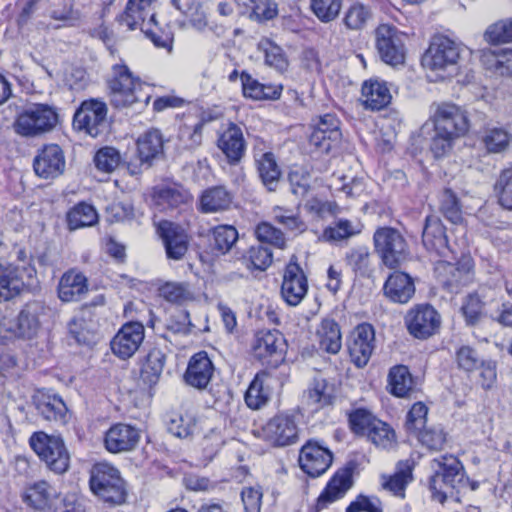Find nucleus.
Wrapping results in <instances>:
<instances>
[{
    "instance_id": "obj_30",
    "label": "nucleus",
    "mask_w": 512,
    "mask_h": 512,
    "mask_svg": "<svg viewBox=\"0 0 512 512\" xmlns=\"http://www.w3.org/2000/svg\"><path fill=\"white\" fill-rule=\"evenodd\" d=\"M88 292V279L77 269L66 271L58 284V297L63 302L79 301Z\"/></svg>"
},
{
    "instance_id": "obj_28",
    "label": "nucleus",
    "mask_w": 512,
    "mask_h": 512,
    "mask_svg": "<svg viewBox=\"0 0 512 512\" xmlns=\"http://www.w3.org/2000/svg\"><path fill=\"white\" fill-rule=\"evenodd\" d=\"M32 403L38 414L45 420L66 423L67 407L58 395L37 390L32 397Z\"/></svg>"
},
{
    "instance_id": "obj_47",
    "label": "nucleus",
    "mask_w": 512,
    "mask_h": 512,
    "mask_svg": "<svg viewBox=\"0 0 512 512\" xmlns=\"http://www.w3.org/2000/svg\"><path fill=\"white\" fill-rule=\"evenodd\" d=\"M267 373L259 372L251 381L244 399L247 406L253 410H258L265 406L270 398V391L265 387Z\"/></svg>"
},
{
    "instance_id": "obj_8",
    "label": "nucleus",
    "mask_w": 512,
    "mask_h": 512,
    "mask_svg": "<svg viewBox=\"0 0 512 512\" xmlns=\"http://www.w3.org/2000/svg\"><path fill=\"white\" fill-rule=\"evenodd\" d=\"M433 112L430 120L434 131L449 133L458 139L464 136L470 128L466 111L453 103H438L432 105Z\"/></svg>"
},
{
    "instance_id": "obj_45",
    "label": "nucleus",
    "mask_w": 512,
    "mask_h": 512,
    "mask_svg": "<svg viewBox=\"0 0 512 512\" xmlns=\"http://www.w3.org/2000/svg\"><path fill=\"white\" fill-rule=\"evenodd\" d=\"M347 266L361 277H370L373 273L371 252L367 246H357L345 255Z\"/></svg>"
},
{
    "instance_id": "obj_60",
    "label": "nucleus",
    "mask_w": 512,
    "mask_h": 512,
    "mask_svg": "<svg viewBox=\"0 0 512 512\" xmlns=\"http://www.w3.org/2000/svg\"><path fill=\"white\" fill-rule=\"evenodd\" d=\"M415 435L423 446L433 451L443 449L446 443V433L441 427H424Z\"/></svg>"
},
{
    "instance_id": "obj_21",
    "label": "nucleus",
    "mask_w": 512,
    "mask_h": 512,
    "mask_svg": "<svg viewBox=\"0 0 512 512\" xmlns=\"http://www.w3.org/2000/svg\"><path fill=\"white\" fill-rule=\"evenodd\" d=\"M157 233L165 247L169 259L181 260L188 250V235L178 224L171 221H160L156 227Z\"/></svg>"
},
{
    "instance_id": "obj_1",
    "label": "nucleus",
    "mask_w": 512,
    "mask_h": 512,
    "mask_svg": "<svg viewBox=\"0 0 512 512\" xmlns=\"http://www.w3.org/2000/svg\"><path fill=\"white\" fill-rule=\"evenodd\" d=\"M107 85L110 102L116 108L129 107L134 104L146 106L152 97V86L134 76L124 64L112 66Z\"/></svg>"
},
{
    "instance_id": "obj_16",
    "label": "nucleus",
    "mask_w": 512,
    "mask_h": 512,
    "mask_svg": "<svg viewBox=\"0 0 512 512\" xmlns=\"http://www.w3.org/2000/svg\"><path fill=\"white\" fill-rule=\"evenodd\" d=\"M375 348V331L371 324L357 325L348 339V351L357 367L365 366Z\"/></svg>"
},
{
    "instance_id": "obj_64",
    "label": "nucleus",
    "mask_w": 512,
    "mask_h": 512,
    "mask_svg": "<svg viewBox=\"0 0 512 512\" xmlns=\"http://www.w3.org/2000/svg\"><path fill=\"white\" fill-rule=\"evenodd\" d=\"M440 210L445 218L450 222L458 224L462 221V213L458 199L450 189H446L442 193Z\"/></svg>"
},
{
    "instance_id": "obj_27",
    "label": "nucleus",
    "mask_w": 512,
    "mask_h": 512,
    "mask_svg": "<svg viewBox=\"0 0 512 512\" xmlns=\"http://www.w3.org/2000/svg\"><path fill=\"white\" fill-rule=\"evenodd\" d=\"M217 146L226 156L230 164L240 162L246 149L242 129L237 124L230 122L228 126L219 133Z\"/></svg>"
},
{
    "instance_id": "obj_57",
    "label": "nucleus",
    "mask_w": 512,
    "mask_h": 512,
    "mask_svg": "<svg viewBox=\"0 0 512 512\" xmlns=\"http://www.w3.org/2000/svg\"><path fill=\"white\" fill-rule=\"evenodd\" d=\"M214 240V249L225 254L233 247L238 239V232L232 225H219L212 231Z\"/></svg>"
},
{
    "instance_id": "obj_63",
    "label": "nucleus",
    "mask_w": 512,
    "mask_h": 512,
    "mask_svg": "<svg viewBox=\"0 0 512 512\" xmlns=\"http://www.w3.org/2000/svg\"><path fill=\"white\" fill-rule=\"evenodd\" d=\"M121 156L118 150L113 147L99 149L94 157V163L98 170L111 173L120 164Z\"/></svg>"
},
{
    "instance_id": "obj_32",
    "label": "nucleus",
    "mask_w": 512,
    "mask_h": 512,
    "mask_svg": "<svg viewBox=\"0 0 512 512\" xmlns=\"http://www.w3.org/2000/svg\"><path fill=\"white\" fill-rule=\"evenodd\" d=\"M164 138L159 129L150 128L137 139V152L141 164L150 166L152 160L163 154Z\"/></svg>"
},
{
    "instance_id": "obj_33",
    "label": "nucleus",
    "mask_w": 512,
    "mask_h": 512,
    "mask_svg": "<svg viewBox=\"0 0 512 512\" xmlns=\"http://www.w3.org/2000/svg\"><path fill=\"white\" fill-rule=\"evenodd\" d=\"M254 161L263 185L269 191H275L281 176L275 155L272 152H255Z\"/></svg>"
},
{
    "instance_id": "obj_22",
    "label": "nucleus",
    "mask_w": 512,
    "mask_h": 512,
    "mask_svg": "<svg viewBox=\"0 0 512 512\" xmlns=\"http://www.w3.org/2000/svg\"><path fill=\"white\" fill-rule=\"evenodd\" d=\"M352 473L353 470L349 467H343L334 473L317 498L316 512L327 508L330 504L345 496L353 485Z\"/></svg>"
},
{
    "instance_id": "obj_59",
    "label": "nucleus",
    "mask_w": 512,
    "mask_h": 512,
    "mask_svg": "<svg viewBox=\"0 0 512 512\" xmlns=\"http://www.w3.org/2000/svg\"><path fill=\"white\" fill-rule=\"evenodd\" d=\"M484 39L494 45L512 42V18L489 25L484 33Z\"/></svg>"
},
{
    "instance_id": "obj_13",
    "label": "nucleus",
    "mask_w": 512,
    "mask_h": 512,
    "mask_svg": "<svg viewBox=\"0 0 512 512\" xmlns=\"http://www.w3.org/2000/svg\"><path fill=\"white\" fill-rule=\"evenodd\" d=\"M107 106L103 101L90 99L82 102L73 118V126L79 131L96 137L105 125Z\"/></svg>"
},
{
    "instance_id": "obj_6",
    "label": "nucleus",
    "mask_w": 512,
    "mask_h": 512,
    "mask_svg": "<svg viewBox=\"0 0 512 512\" xmlns=\"http://www.w3.org/2000/svg\"><path fill=\"white\" fill-rule=\"evenodd\" d=\"M58 121L59 116L54 107L36 103L18 114L14 128L21 136L35 137L53 130Z\"/></svg>"
},
{
    "instance_id": "obj_61",
    "label": "nucleus",
    "mask_w": 512,
    "mask_h": 512,
    "mask_svg": "<svg viewBox=\"0 0 512 512\" xmlns=\"http://www.w3.org/2000/svg\"><path fill=\"white\" fill-rule=\"evenodd\" d=\"M257 239L262 243H268L283 249L286 246L284 233L268 222H262L255 229Z\"/></svg>"
},
{
    "instance_id": "obj_19",
    "label": "nucleus",
    "mask_w": 512,
    "mask_h": 512,
    "mask_svg": "<svg viewBox=\"0 0 512 512\" xmlns=\"http://www.w3.org/2000/svg\"><path fill=\"white\" fill-rule=\"evenodd\" d=\"M141 438L140 430L130 424L116 423L105 433L104 447L113 454L133 451Z\"/></svg>"
},
{
    "instance_id": "obj_29",
    "label": "nucleus",
    "mask_w": 512,
    "mask_h": 512,
    "mask_svg": "<svg viewBox=\"0 0 512 512\" xmlns=\"http://www.w3.org/2000/svg\"><path fill=\"white\" fill-rule=\"evenodd\" d=\"M383 292L390 301L406 304L415 294V284L409 274L396 271L386 279Z\"/></svg>"
},
{
    "instance_id": "obj_62",
    "label": "nucleus",
    "mask_w": 512,
    "mask_h": 512,
    "mask_svg": "<svg viewBox=\"0 0 512 512\" xmlns=\"http://www.w3.org/2000/svg\"><path fill=\"white\" fill-rule=\"evenodd\" d=\"M379 421L371 412L359 408L349 414V425L351 430L360 435H367L372 424Z\"/></svg>"
},
{
    "instance_id": "obj_9",
    "label": "nucleus",
    "mask_w": 512,
    "mask_h": 512,
    "mask_svg": "<svg viewBox=\"0 0 512 512\" xmlns=\"http://www.w3.org/2000/svg\"><path fill=\"white\" fill-rule=\"evenodd\" d=\"M435 473L430 479V489L440 502L446 499V492L443 486L454 488L462 481L463 466L453 455H443L432 462Z\"/></svg>"
},
{
    "instance_id": "obj_50",
    "label": "nucleus",
    "mask_w": 512,
    "mask_h": 512,
    "mask_svg": "<svg viewBox=\"0 0 512 512\" xmlns=\"http://www.w3.org/2000/svg\"><path fill=\"white\" fill-rule=\"evenodd\" d=\"M391 393L397 397H406L412 391L413 379L406 366L393 367L389 372Z\"/></svg>"
},
{
    "instance_id": "obj_31",
    "label": "nucleus",
    "mask_w": 512,
    "mask_h": 512,
    "mask_svg": "<svg viewBox=\"0 0 512 512\" xmlns=\"http://www.w3.org/2000/svg\"><path fill=\"white\" fill-rule=\"evenodd\" d=\"M392 99L386 82L367 80L362 85L361 100L366 109L378 111L385 108Z\"/></svg>"
},
{
    "instance_id": "obj_39",
    "label": "nucleus",
    "mask_w": 512,
    "mask_h": 512,
    "mask_svg": "<svg viewBox=\"0 0 512 512\" xmlns=\"http://www.w3.org/2000/svg\"><path fill=\"white\" fill-rule=\"evenodd\" d=\"M56 490L46 481H38L29 486L24 495V501L36 510L44 511L51 507Z\"/></svg>"
},
{
    "instance_id": "obj_56",
    "label": "nucleus",
    "mask_w": 512,
    "mask_h": 512,
    "mask_svg": "<svg viewBox=\"0 0 512 512\" xmlns=\"http://www.w3.org/2000/svg\"><path fill=\"white\" fill-rule=\"evenodd\" d=\"M343 0H310V9L323 23L335 20L342 8Z\"/></svg>"
},
{
    "instance_id": "obj_46",
    "label": "nucleus",
    "mask_w": 512,
    "mask_h": 512,
    "mask_svg": "<svg viewBox=\"0 0 512 512\" xmlns=\"http://www.w3.org/2000/svg\"><path fill=\"white\" fill-rule=\"evenodd\" d=\"M190 200L191 195L186 190L177 187H162L153 193V203L159 210L176 208Z\"/></svg>"
},
{
    "instance_id": "obj_26",
    "label": "nucleus",
    "mask_w": 512,
    "mask_h": 512,
    "mask_svg": "<svg viewBox=\"0 0 512 512\" xmlns=\"http://www.w3.org/2000/svg\"><path fill=\"white\" fill-rule=\"evenodd\" d=\"M214 372V364L207 352L200 351L190 358L184 380L189 386L203 390L209 385Z\"/></svg>"
},
{
    "instance_id": "obj_3",
    "label": "nucleus",
    "mask_w": 512,
    "mask_h": 512,
    "mask_svg": "<svg viewBox=\"0 0 512 512\" xmlns=\"http://www.w3.org/2000/svg\"><path fill=\"white\" fill-rule=\"evenodd\" d=\"M89 485L93 494L104 502L120 505L126 500L125 482L119 470L109 463L100 462L93 465Z\"/></svg>"
},
{
    "instance_id": "obj_23",
    "label": "nucleus",
    "mask_w": 512,
    "mask_h": 512,
    "mask_svg": "<svg viewBox=\"0 0 512 512\" xmlns=\"http://www.w3.org/2000/svg\"><path fill=\"white\" fill-rule=\"evenodd\" d=\"M342 137L340 121L334 114H325L319 118L310 135L311 145L324 152H329Z\"/></svg>"
},
{
    "instance_id": "obj_43",
    "label": "nucleus",
    "mask_w": 512,
    "mask_h": 512,
    "mask_svg": "<svg viewBox=\"0 0 512 512\" xmlns=\"http://www.w3.org/2000/svg\"><path fill=\"white\" fill-rule=\"evenodd\" d=\"M481 61L488 69L499 75H512V49L485 50L481 55Z\"/></svg>"
},
{
    "instance_id": "obj_11",
    "label": "nucleus",
    "mask_w": 512,
    "mask_h": 512,
    "mask_svg": "<svg viewBox=\"0 0 512 512\" xmlns=\"http://www.w3.org/2000/svg\"><path fill=\"white\" fill-rule=\"evenodd\" d=\"M299 429L295 417L288 413H278L261 428L264 441L275 447L289 446L298 441Z\"/></svg>"
},
{
    "instance_id": "obj_52",
    "label": "nucleus",
    "mask_w": 512,
    "mask_h": 512,
    "mask_svg": "<svg viewBox=\"0 0 512 512\" xmlns=\"http://www.w3.org/2000/svg\"><path fill=\"white\" fill-rule=\"evenodd\" d=\"M166 426L168 432L175 437L188 438L194 433L196 421L191 415L172 412L167 415Z\"/></svg>"
},
{
    "instance_id": "obj_49",
    "label": "nucleus",
    "mask_w": 512,
    "mask_h": 512,
    "mask_svg": "<svg viewBox=\"0 0 512 512\" xmlns=\"http://www.w3.org/2000/svg\"><path fill=\"white\" fill-rule=\"evenodd\" d=\"M97 220L98 215L95 208L84 202L74 206L67 214V221L71 230L92 226Z\"/></svg>"
},
{
    "instance_id": "obj_54",
    "label": "nucleus",
    "mask_w": 512,
    "mask_h": 512,
    "mask_svg": "<svg viewBox=\"0 0 512 512\" xmlns=\"http://www.w3.org/2000/svg\"><path fill=\"white\" fill-rule=\"evenodd\" d=\"M371 17V9L357 2L352 4L344 13L343 23L347 29L359 31L366 27Z\"/></svg>"
},
{
    "instance_id": "obj_34",
    "label": "nucleus",
    "mask_w": 512,
    "mask_h": 512,
    "mask_svg": "<svg viewBox=\"0 0 512 512\" xmlns=\"http://www.w3.org/2000/svg\"><path fill=\"white\" fill-rule=\"evenodd\" d=\"M243 95L253 100H276L282 92L281 85L263 84L250 74L243 72L240 76Z\"/></svg>"
},
{
    "instance_id": "obj_15",
    "label": "nucleus",
    "mask_w": 512,
    "mask_h": 512,
    "mask_svg": "<svg viewBox=\"0 0 512 512\" xmlns=\"http://www.w3.org/2000/svg\"><path fill=\"white\" fill-rule=\"evenodd\" d=\"M145 328L140 322L125 323L110 342L112 353L122 360L131 358L140 348Z\"/></svg>"
},
{
    "instance_id": "obj_44",
    "label": "nucleus",
    "mask_w": 512,
    "mask_h": 512,
    "mask_svg": "<svg viewBox=\"0 0 512 512\" xmlns=\"http://www.w3.org/2000/svg\"><path fill=\"white\" fill-rule=\"evenodd\" d=\"M23 286L16 267L0 262V302L18 295Z\"/></svg>"
},
{
    "instance_id": "obj_35",
    "label": "nucleus",
    "mask_w": 512,
    "mask_h": 512,
    "mask_svg": "<svg viewBox=\"0 0 512 512\" xmlns=\"http://www.w3.org/2000/svg\"><path fill=\"white\" fill-rule=\"evenodd\" d=\"M307 404L320 409L331 405L335 399V385L325 378L315 377L305 392Z\"/></svg>"
},
{
    "instance_id": "obj_40",
    "label": "nucleus",
    "mask_w": 512,
    "mask_h": 512,
    "mask_svg": "<svg viewBox=\"0 0 512 512\" xmlns=\"http://www.w3.org/2000/svg\"><path fill=\"white\" fill-rule=\"evenodd\" d=\"M166 363L165 353L158 347L149 350L142 363L140 376L148 385H154L158 382Z\"/></svg>"
},
{
    "instance_id": "obj_58",
    "label": "nucleus",
    "mask_w": 512,
    "mask_h": 512,
    "mask_svg": "<svg viewBox=\"0 0 512 512\" xmlns=\"http://www.w3.org/2000/svg\"><path fill=\"white\" fill-rule=\"evenodd\" d=\"M494 191L499 204L505 209L512 210V167L501 171L495 182Z\"/></svg>"
},
{
    "instance_id": "obj_42",
    "label": "nucleus",
    "mask_w": 512,
    "mask_h": 512,
    "mask_svg": "<svg viewBox=\"0 0 512 512\" xmlns=\"http://www.w3.org/2000/svg\"><path fill=\"white\" fill-rule=\"evenodd\" d=\"M363 225L359 221L337 219L322 233V239L326 242H339L347 240L361 233Z\"/></svg>"
},
{
    "instance_id": "obj_7",
    "label": "nucleus",
    "mask_w": 512,
    "mask_h": 512,
    "mask_svg": "<svg viewBox=\"0 0 512 512\" xmlns=\"http://www.w3.org/2000/svg\"><path fill=\"white\" fill-rule=\"evenodd\" d=\"M459 57V45L446 36L438 35L433 37L422 58V65L436 72L438 77L444 78L445 72L451 73L456 70Z\"/></svg>"
},
{
    "instance_id": "obj_38",
    "label": "nucleus",
    "mask_w": 512,
    "mask_h": 512,
    "mask_svg": "<svg viewBox=\"0 0 512 512\" xmlns=\"http://www.w3.org/2000/svg\"><path fill=\"white\" fill-rule=\"evenodd\" d=\"M233 197L223 186H215L203 191L200 197V209L204 213H214L230 208Z\"/></svg>"
},
{
    "instance_id": "obj_18",
    "label": "nucleus",
    "mask_w": 512,
    "mask_h": 512,
    "mask_svg": "<svg viewBox=\"0 0 512 512\" xmlns=\"http://www.w3.org/2000/svg\"><path fill=\"white\" fill-rule=\"evenodd\" d=\"M406 324L411 335L419 339L432 336L440 326V316L430 305H419L406 316Z\"/></svg>"
},
{
    "instance_id": "obj_17",
    "label": "nucleus",
    "mask_w": 512,
    "mask_h": 512,
    "mask_svg": "<svg viewBox=\"0 0 512 512\" xmlns=\"http://www.w3.org/2000/svg\"><path fill=\"white\" fill-rule=\"evenodd\" d=\"M422 242L431 255L440 259L453 258V254H455L448 244L446 229L442 221L435 215H429L425 219Z\"/></svg>"
},
{
    "instance_id": "obj_2",
    "label": "nucleus",
    "mask_w": 512,
    "mask_h": 512,
    "mask_svg": "<svg viewBox=\"0 0 512 512\" xmlns=\"http://www.w3.org/2000/svg\"><path fill=\"white\" fill-rule=\"evenodd\" d=\"M156 0H129L126 9L118 18L119 25L125 31L140 29L156 47L171 50L173 37L169 32L160 30L155 20L152 4Z\"/></svg>"
},
{
    "instance_id": "obj_4",
    "label": "nucleus",
    "mask_w": 512,
    "mask_h": 512,
    "mask_svg": "<svg viewBox=\"0 0 512 512\" xmlns=\"http://www.w3.org/2000/svg\"><path fill=\"white\" fill-rule=\"evenodd\" d=\"M373 244L381 262L389 269H396L409 259L408 243L396 228L384 226L376 229Z\"/></svg>"
},
{
    "instance_id": "obj_41",
    "label": "nucleus",
    "mask_w": 512,
    "mask_h": 512,
    "mask_svg": "<svg viewBox=\"0 0 512 512\" xmlns=\"http://www.w3.org/2000/svg\"><path fill=\"white\" fill-rule=\"evenodd\" d=\"M512 134L503 127L488 126L483 129L480 142L488 153H502L508 149Z\"/></svg>"
},
{
    "instance_id": "obj_55",
    "label": "nucleus",
    "mask_w": 512,
    "mask_h": 512,
    "mask_svg": "<svg viewBox=\"0 0 512 512\" xmlns=\"http://www.w3.org/2000/svg\"><path fill=\"white\" fill-rule=\"evenodd\" d=\"M258 48L264 54L266 65L280 72L287 69L288 60L280 46L269 39H263L259 42Z\"/></svg>"
},
{
    "instance_id": "obj_20",
    "label": "nucleus",
    "mask_w": 512,
    "mask_h": 512,
    "mask_svg": "<svg viewBox=\"0 0 512 512\" xmlns=\"http://www.w3.org/2000/svg\"><path fill=\"white\" fill-rule=\"evenodd\" d=\"M308 291V281L302 268L295 262H289L284 270L281 284V296L290 306H297Z\"/></svg>"
},
{
    "instance_id": "obj_5",
    "label": "nucleus",
    "mask_w": 512,
    "mask_h": 512,
    "mask_svg": "<svg viewBox=\"0 0 512 512\" xmlns=\"http://www.w3.org/2000/svg\"><path fill=\"white\" fill-rule=\"evenodd\" d=\"M29 443L48 469L57 474H63L68 470L70 454L60 436L39 431L32 434Z\"/></svg>"
},
{
    "instance_id": "obj_12",
    "label": "nucleus",
    "mask_w": 512,
    "mask_h": 512,
    "mask_svg": "<svg viewBox=\"0 0 512 512\" xmlns=\"http://www.w3.org/2000/svg\"><path fill=\"white\" fill-rule=\"evenodd\" d=\"M378 54L383 62L391 66L404 63L405 50L398 29L389 24H381L375 30Z\"/></svg>"
},
{
    "instance_id": "obj_10",
    "label": "nucleus",
    "mask_w": 512,
    "mask_h": 512,
    "mask_svg": "<svg viewBox=\"0 0 512 512\" xmlns=\"http://www.w3.org/2000/svg\"><path fill=\"white\" fill-rule=\"evenodd\" d=\"M453 258H444L437 261L435 273L438 281L450 292L457 293L458 290L472 280L473 262L470 257H463L460 261L452 263Z\"/></svg>"
},
{
    "instance_id": "obj_25",
    "label": "nucleus",
    "mask_w": 512,
    "mask_h": 512,
    "mask_svg": "<svg viewBox=\"0 0 512 512\" xmlns=\"http://www.w3.org/2000/svg\"><path fill=\"white\" fill-rule=\"evenodd\" d=\"M39 327L36 309L32 305H26L18 314L15 321L2 322L0 324V337L3 339L31 338Z\"/></svg>"
},
{
    "instance_id": "obj_53",
    "label": "nucleus",
    "mask_w": 512,
    "mask_h": 512,
    "mask_svg": "<svg viewBox=\"0 0 512 512\" xmlns=\"http://www.w3.org/2000/svg\"><path fill=\"white\" fill-rule=\"evenodd\" d=\"M366 436L375 446L382 449H391L397 443L394 429L380 419L372 424Z\"/></svg>"
},
{
    "instance_id": "obj_36",
    "label": "nucleus",
    "mask_w": 512,
    "mask_h": 512,
    "mask_svg": "<svg viewBox=\"0 0 512 512\" xmlns=\"http://www.w3.org/2000/svg\"><path fill=\"white\" fill-rule=\"evenodd\" d=\"M316 336L321 350L330 354L340 351L342 334L339 324L334 319H323L317 328Z\"/></svg>"
},
{
    "instance_id": "obj_48",
    "label": "nucleus",
    "mask_w": 512,
    "mask_h": 512,
    "mask_svg": "<svg viewBox=\"0 0 512 512\" xmlns=\"http://www.w3.org/2000/svg\"><path fill=\"white\" fill-rule=\"evenodd\" d=\"M412 481V466L408 461L399 462L396 472L383 482V488L390 491L393 495L404 498L405 489Z\"/></svg>"
},
{
    "instance_id": "obj_14",
    "label": "nucleus",
    "mask_w": 512,
    "mask_h": 512,
    "mask_svg": "<svg viewBox=\"0 0 512 512\" xmlns=\"http://www.w3.org/2000/svg\"><path fill=\"white\" fill-rule=\"evenodd\" d=\"M298 461L304 473L316 478L325 473L331 466L333 454L320 442L309 440L302 446Z\"/></svg>"
},
{
    "instance_id": "obj_51",
    "label": "nucleus",
    "mask_w": 512,
    "mask_h": 512,
    "mask_svg": "<svg viewBox=\"0 0 512 512\" xmlns=\"http://www.w3.org/2000/svg\"><path fill=\"white\" fill-rule=\"evenodd\" d=\"M273 219L286 230L295 234H301L306 231L307 226L301 219L299 212L292 209L275 206L272 208Z\"/></svg>"
},
{
    "instance_id": "obj_24",
    "label": "nucleus",
    "mask_w": 512,
    "mask_h": 512,
    "mask_svg": "<svg viewBox=\"0 0 512 512\" xmlns=\"http://www.w3.org/2000/svg\"><path fill=\"white\" fill-rule=\"evenodd\" d=\"M35 173L44 179L56 178L65 168V158L61 148L56 144L44 146L34 159Z\"/></svg>"
},
{
    "instance_id": "obj_37",
    "label": "nucleus",
    "mask_w": 512,
    "mask_h": 512,
    "mask_svg": "<svg viewBox=\"0 0 512 512\" xmlns=\"http://www.w3.org/2000/svg\"><path fill=\"white\" fill-rule=\"evenodd\" d=\"M282 337L277 330L258 331L252 343V351L258 359H266L281 353Z\"/></svg>"
}]
</instances>
